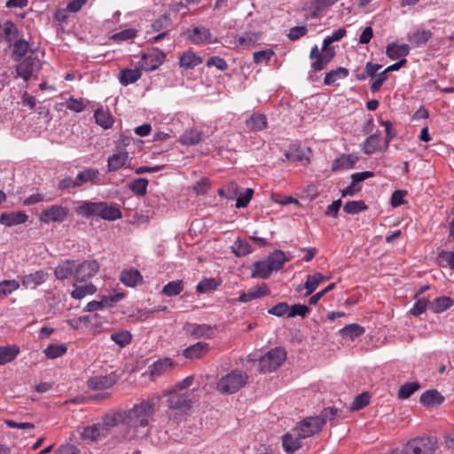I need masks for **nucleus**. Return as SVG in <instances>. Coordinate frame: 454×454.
<instances>
[{
    "label": "nucleus",
    "mask_w": 454,
    "mask_h": 454,
    "mask_svg": "<svg viewBox=\"0 0 454 454\" xmlns=\"http://www.w3.org/2000/svg\"><path fill=\"white\" fill-rule=\"evenodd\" d=\"M160 398L150 397L139 400L132 407L118 410L102 418L101 426L110 428L122 425L120 441L135 445L143 444L151 434V422L158 411Z\"/></svg>",
    "instance_id": "f257e3e1"
},
{
    "label": "nucleus",
    "mask_w": 454,
    "mask_h": 454,
    "mask_svg": "<svg viewBox=\"0 0 454 454\" xmlns=\"http://www.w3.org/2000/svg\"><path fill=\"white\" fill-rule=\"evenodd\" d=\"M347 34L344 27L338 28L333 33L325 37L323 41L321 50L317 45H314L309 52V59L311 62V70L318 72L325 68V67L333 59L336 51L331 44L334 42L341 40Z\"/></svg>",
    "instance_id": "f03ea898"
},
{
    "label": "nucleus",
    "mask_w": 454,
    "mask_h": 454,
    "mask_svg": "<svg viewBox=\"0 0 454 454\" xmlns=\"http://www.w3.org/2000/svg\"><path fill=\"white\" fill-rule=\"evenodd\" d=\"M289 261L290 258L283 251L276 249L264 259L252 264L251 276L254 278L266 279L273 271L280 270Z\"/></svg>",
    "instance_id": "7ed1b4c3"
},
{
    "label": "nucleus",
    "mask_w": 454,
    "mask_h": 454,
    "mask_svg": "<svg viewBox=\"0 0 454 454\" xmlns=\"http://www.w3.org/2000/svg\"><path fill=\"white\" fill-rule=\"evenodd\" d=\"M248 380L246 372L233 370L223 376L216 383V390L223 395H231L245 387Z\"/></svg>",
    "instance_id": "20e7f679"
},
{
    "label": "nucleus",
    "mask_w": 454,
    "mask_h": 454,
    "mask_svg": "<svg viewBox=\"0 0 454 454\" xmlns=\"http://www.w3.org/2000/svg\"><path fill=\"white\" fill-rule=\"evenodd\" d=\"M168 398V406L174 411L186 412L192 406L195 402V395L193 390H186L184 392H178L176 390H169L164 393Z\"/></svg>",
    "instance_id": "39448f33"
},
{
    "label": "nucleus",
    "mask_w": 454,
    "mask_h": 454,
    "mask_svg": "<svg viewBox=\"0 0 454 454\" xmlns=\"http://www.w3.org/2000/svg\"><path fill=\"white\" fill-rule=\"evenodd\" d=\"M286 353L282 348H275L268 351L259 359V370L270 372L278 368L286 360Z\"/></svg>",
    "instance_id": "423d86ee"
},
{
    "label": "nucleus",
    "mask_w": 454,
    "mask_h": 454,
    "mask_svg": "<svg viewBox=\"0 0 454 454\" xmlns=\"http://www.w3.org/2000/svg\"><path fill=\"white\" fill-rule=\"evenodd\" d=\"M297 434L303 439L314 436L323 429V420L317 416L307 417L294 427Z\"/></svg>",
    "instance_id": "0eeeda50"
},
{
    "label": "nucleus",
    "mask_w": 454,
    "mask_h": 454,
    "mask_svg": "<svg viewBox=\"0 0 454 454\" xmlns=\"http://www.w3.org/2000/svg\"><path fill=\"white\" fill-rule=\"evenodd\" d=\"M436 447V440L426 436L414 438L407 443V449L411 454H433Z\"/></svg>",
    "instance_id": "6e6552de"
},
{
    "label": "nucleus",
    "mask_w": 454,
    "mask_h": 454,
    "mask_svg": "<svg viewBox=\"0 0 454 454\" xmlns=\"http://www.w3.org/2000/svg\"><path fill=\"white\" fill-rule=\"evenodd\" d=\"M68 215V209L61 205H52L43 209L40 215L39 220L44 223H63L67 220Z\"/></svg>",
    "instance_id": "1a4fd4ad"
},
{
    "label": "nucleus",
    "mask_w": 454,
    "mask_h": 454,
    "mask_svg": "<svg viewBox=\"0 0 454 454\" xmlns=\"http://www.w3.org/2000/svg\"><path fill=\"white\" fill-rule=\"evenodd\" d=\"M166 56L163 51L153 49L146 53H143L139 60V67L145 71L157 69L164 61Z\"/></svg>",
    "instance_id": "9d476101"
},
{
    "label": "nucleus",
    "mask_w": 454,
    "mask_h": 454,
    "mask_svg": "<svg viewBox=\"0 0 454 454\" xmlns=\"http://www.w3.org/2000/svg\"><path fill=\"white\" fill-rule=\"evenodd\" d=\"M99 268L100 266L97 260H88L82 263H76L75 282H86L98 272Z\"/></svg>",
    "instance_id": "9b49d317"
},
{
    "label": "nucleus",
    "mask_w": 454,
    "mask_h": 454,
    "mask_svg": "<svg viewBox=\"0 0 454 454\" xmlns=\"http://www.w3.org/2000/svg\"><path fill=\"white\" fill-rule=\"evenodd\" d=\"M105 426H101L100 423H95L87 426L80 433V437L83 441L87 442H98L109 435V432L106 431Z\"/></svg>",
    "instance_id": "f8f14e48"
},
{
    "label": "nucleus",
    "mask_w": 454,
    "mask_h": 454,
    "mask_svg": "<svg viewBox=\"0 0 454 454\" xmlns=\"http://www.w3.org/2000/svg\"><path fill=\"white\" fill-rule=\"evenodd\" d=\"M39 67V59L36 57L28 56L18 64L16 72L18 76L21 77L25 82H27Z\"/></svg>",
    "instance_id": "ddd939ff"
},
{
    "label": "nucleus",
    "mask_w": 454,
    "mask_h": 454,
    "mask_svg": "<svg viewBox=\"0 0 454 454\" xmlns=\"http://www.w3.org/2000/svg\"><path fill=\"white\" fill-rule=\"evenodd\" d=\"M118 380L115 372L107 375L93 376L87 380V386L92 390H104L113 387Z\"/></svg>",
    "instance_id": "4468645a"
},
{
    "label": "nucleus",
    "mask_w": 454,
    "mask_h": 454,
    "mask_svg": "<svg viewBox=\"0 0 454 454\" xmlns=\"http://www.w3.org/2000/svg\"><path fill=\"white\" fill-rule=\"evenodd\" d=\"M184 331L190 336L199 338L210 339L214 335V328L206 324L199 325L195 323H186L184 325Z\"/></svg>",
    "instance_id": "2eb2a0df"
},
{
    "label": "nucleus",
    "mask_w": 454,
    "mask_h": 454,
    "mask_svg": "<svg viewBox=\"0 0 454 454\" xmlns=\"http://www.w3.org/2000/svg\"><path fill=\"white\" fill-rule=\"evenodd\" d=\"M48 278V273L43 270L24 275L21 278V284L26 289H35L43 284Z\"/></svg>",
    "instance_id": "dca6fc26"
},
{
    "label": "nucleus",
    "mask_w": 454,
    "mask_h": 454,
    "mask_svg": "<svg viewBox=\"0 0 454 454\" xmlns=\"http://www.w3.org/2000/svg\"><path fill=\"white\" fill-rule=\"evenodd\" d=\"M98 217L106 221H115L122 217V213L119 205L100 201Z\"/></svg>",
    "instance_id": "f3484780"
},
{
    "label": "nucleus",
    "mask_w": 454,
    "mask_h": 454,
    "mask_svg": "<svg viewBox=\"0 0 454 454\" xmlns=\"http://www.w3.org/2000/svg\"><path fill=\"white\" fill-rule=\"evenodd\" d=\"M188 37L198 45L215 43L210 30L205 27H193Z\"/></svg>",
    "instance_id": "a211bd4d"
},
{
    "label": "nucleus",
    "mask_w": 454,
    "mask_h": 454,
    "mask_svg": "<svg viewBox=\"0 0 454 454\" xmlns=\"http://www.w3.org/2000/svg\"><path fill=\"white\" fill-rule=\"evenodd\" d=\"M295 428L294 427L291 432L285 434L282 436V446L287 453H293L301 447V440Z\"/></svg>",
    "instance_id": "6ab92c4d"
},
{
    "label": "nucleus",
    "mask_w": 454,
    "mask_h": 454,
    "mask_svg": "<svg viewBox=\"0 0 454 454\" xmlns=\"http://www.w3.org/2000/svg\"><path fill=\"white\" fill-rule=\"evenodd\" d=\"M210 350L207 342H197L183 350V356L187 359H200L205 356Z\"/></svg>",
    "instance_id": "aec40b11"
},
{
    "label": "nucleus",
    "mask_w": 454,
    "mask_h": 454,
    "mask_svg": "<svg viewBox=\"0 0 454 454\" xmlns=\"http://www.w3.org/2000/svg\"><path fill=\"white\" fill-rule=\"evenodd\" d=\"M54 274L59 280H65L76 274V262L73 260H67L59 264L55 270Z\"/></svg>",
    "instance_id": "412c9836"
},
{
    "label": "nucleus",
    "mask_w": 454,
    "mask_h": 454,
    "mask_svg": "<svg viewBox=\"0 0 454 454\" xmlns=\"http://www.w3.org/2000/svg\"><path fill=\"white\" fill-rule=\"evenodd\" d=\"M99 202H93L90 200L81 201L79 206L75 208V213L85 218L98 217L99 211Z\"/></svg>",
    "instance_id": "4be33fe9"
},
{
    "label": "nucleus",
    "mask_w": 454,
    "mask_h": 454,
    "mask_svg": "<svg viewBox=\"0 0 454 454\" xmlns=\"http://www.w3.org/2000/svg\"><path fill=\"white\" fill-rule=\"evenodd\" d=\"M433 36L430 30L415 29L407 35L408 42L414 47H419L427 43Z\"/></svg>",
    "instance_id": "5701e85b"
},
{
    "label": "nucleus",
    "mask_w": 454,
    "mask_h": 454,
    "mask_svg": "<svg viewBox=\"0 0 454 454\" xmlns=\"http://www.w3.org/2000/svg\"><path fill=\"white\" fill-rule=\"evenodd\" d=\"M420 403L426 407H435L444 402V396L436 389L425 391L420 395Z\"/></svg>",
    "instance_id": "b1692460"
},
{
    "label": "nucleus",
    "mask_w": 454,
    "mask_h": 454,
    "mask_svg": "<svg viewBox=\"0 0 454 454\" xmlns=\"http://www.w3.org/2000/svg\"><path fill=\"white\" fill-rule=\"evenodd\" d=\"M129 160V153L125 151H119L107 160V168L109 172H115L124 167Z\"/></svg>",
    "instance_id": "393cba45"
},
{
    "label": "nucleus",
    "mask_w": 454,
    "mask_h": 454,
    "mask_svg": "<svg viewBox=\"0 0 454 454\" xmlns=\"http://www.w3.org/2000/svg\"><path fill=\"white\" fill-rule=\"evenodd\" d=\"M99 170L98 168H87L80 171L75 176L78 187H81L88 183L94 184L99 177Z\"/></svg>",
    "instance_id": "a878e982"
},
{
    "label": "nucleus",
    "mask_w": 454,
    "mask_h": 454,
    "mask_svg": "<svg viewBox=\"0 0 454 454\" xmlns=\"http://www.w3.org/2000/svg\"><path fill=\"white\" fill-rule=\"evenodd\" d=\"M121 282L129 287H134L143 282V277L136 269L124 270L120 276Z\"/></svg>",
    "instance_id": "bb28decb"
},
{
    "label": "nucleus",
    "mask_w": 454,
    "mask_h": 454,
    "mask_svg": "<svg viewBox=\"0 0 454 454\" xmlns=\"http://www.w3.org/2000/svg\"><path fill=\"white\" fill-rule=\"evenodd\" d=\"M174 367V362L170 358H162L155 361L149 368L152 377L156 378L169 372Z\"/></svg>",
    "instance_id": "cd10ccee"
},
{
    "label": "nucleus",
    "mask_w": 454,
    "mask_h": 454,
    "mask_svg": "<svg viewBox=\"0 0 454 454\" xmlns=\"http://www.w3.org/2000/svg\"><path fill=\"white\" fill-rule=\"evenodd\" d=\"M328 278H329L328 277H325L320 272H317L313 275H308L306 282L304 283V286L302 287L299 286L297 288V291L300 292L302 288H304L307 290L305 295L309 296L317 288V286L320 285V283L327 280Z\"/></svg>",
    "instance_id": "c85d7f7f"
},
{
    "label": "nucleus",
    "mask_w": 454,
    "mask_h": 454,
    "mask_svg": "<svg viewBox=\"0 0 454 454\" xmlns=\"http://www.w3.org/2000/svg\"><path fill=\"white\" fill-rule=\"evenodd\" d=\"M28 216L24 212L3 213L0 215V223L6 226H14L27 222Z\"/></svg>",
    "instance_id": "c756f323"
},
{
    "label": "nucleus",
    "mask_w": 454,
    "mask_h": 454,
    "mask_svg": "<svg viewBox=\"0 0 454 454\" xmlns=\"http://www.w3.org/2000/svg\"><path fill=\"white\" fill-rule=\"evenodd\" d=\"M140 69L139 67L135 69L124 68L121 70L118 74L120 83L123 86H128L138 81L142 75Z\"/></svg>",
    "instance_id": "7c9ffc66"
},
{
    "label": "nucleus",
    "mask_w": 454,
    "mask_h": 454,
    "mask_svg": "<svg viewBox=\"0 0 454 454\" xmlns=\"http://www.w3.org/2000/svg\"><path fill=\"white\" fill-rule=\"evenodd\" d=\"M410 46L406 43H389L386 48V54L391 59H397L407 56L410 53Z\"/></svg>",
    "instance_id": "2f4dec72"
},
{
    "label": "nucleus",
    "mask_w": 454,
    "mask_h": 454,
    "mask_svg": "<svg viewBox=\"0 0 454 454\" xmlns=\"http://www.w3.org/2000/svg\"><path fill=\"white\" fill-rule=\"evenodd\" d=\"M267 124V118L262 114H254L246 121L248 131H261L266 129Z\"/></svg>",
    "instance_id": "473e14b6"
},
{
    "label": "nucleus",
    "mask_w": 454,
    "mask_h": 454,
    "mask_svg": "<svg viewBox=\"0 0 454 454\" xmlns=\"http://www.w3.org/2000/svg\"><path fill=\"white\" fill-rule=\"evenodd\" d=\"M358 161V157L355 154H341L333 162V169H348L354 167Z\"/></svg>",
    "instance_id": "72a5a7b5"
},
{
    "label": "nucleus",
    "mask_w": 454,
    "mask_h": 454,
    "mask_svg": "<svg viewBox=\"0 0 454 454\" xmlns=\"http://www.w3.org/2000/svg\"><path fill=\"white\" fill-rule=\"evenodd\" d=\"M203 134L195 129H186L179 137L178 141L184 145H194L202 140Z\"/></svg>",
    "instance_id": "f704fd0d"
},
{
    "label": "nucleus",
    "mask_w": 454,
    "mask_h": 454,
    "mask_svg": "<svg viewBox=\"0 0 454 454\" xmlns=\"http://www.w3.org/2000/svg\"><path fill=\"white\" fill-rule=\"evenodd\" d=\"M201 62V58L190 51H184L179 58V65L184 69H192Z\"/></svg>",
    "instance_id": "c9c22d12"
},
{
    "label": "nucleus",
    "mask_w": 454,
    "mask_h": 454,
    "mask_svg": "<svg viewBox=\"0 0 454 454\" xmlns=\"http://www.w3.org/2000/svg\"><path fill=\"white\" fill-rule=\"evenodd\" d=\"M348 74V70L345 67H340L335 69H332L325 74L324 83L325 85H335L337 81L347 78Z\"/></svg>",
    "instance_id": "e433bc0d"
},
{
    "label": "nucleus",
    "mask_w": 454,
    "mask_h": 454,
    "mask_svg": "<svg viewBox=\"0 0 454 454\" xmlns=\"http://www.w3.org/2000/svg\"><path fill=\"white\" fill-rule=\"evenodd\" d=\"M362 150L366 154H372L381 150L380 134H373L368 137L361 145Z\"/></svg>",
    "instance_id": "4c0bfd02"
},
{
    "label": "nucleus",
    "mask_w": 454,
    "mask_h": 454,
    "mask_svg": "<svg viewBox=\"0 0 454 454\" xmlns=\"http://www.w3.org/2000/svg\"><path fill=\"white\" fill-rule=\"evenodd\" d=\"M83 283V285L80 286H77L75 283L74 284V289L71 293L72 298L81 300L86 295H91L97 292V287L93 284Z\"/></svg>",
    "instance_id": "58836bf2"
},
{
    "label": "nucleus",
    "mask_w": 454,
    "mask_h": 454,
    "mask_svg": "<svg viewBox=\"0 0 454 454\" xmlns=\"http://www.w3.org/2000/svg\"><path fill=\"white\" fill-rule=\"evenodd\" d=\"M454 305V300L449 296H441L434 299L430 304V310L434 313H442Z\"/></svg>",
    "instance_id": "ea45409f"
},
{
    "label": "nucleus",
    "mask_w": 454,
    "mask_h": 454,
    "mask_svg": "<svg viewBox=\"0 0 454 454\" xmlns=\"http://www.w3.org/2000/svg\"><path fill=\"white\" fill-rule=\"evenodd\" d=\"M19 353L20 348L16 345L0 347V365L13 361Z\"/></svg>",
    "instance_id": "a19ab883"
},
{
    "label": "nucleus",
    "mask_w": 454,
    "mask_h": 454,
    "mask_svg": "<svg viewBox=\"0 0 454 454\" xmlns=\"http://www.w3.org/2000/svg\"><path fill=\"white\" fill-rule=\"evenodd\" d=\"M365 330L358 324H350L340 329V333L345 339L354 340L362 336Z\"/></svg>",
    "instance_id": "79ce46f5"
},
{
    "label": "nucleus",
    "mask_w": 454,
    "mask_h": 454,
    "mask_svg": "<svg viewBox=\"0 0 454 454\" xmlns=\"http://www.w3.org/2000/svg\"><path fill=\"white\" fill-rule=\"evenodd\" d=\"M148 180L146 178H137L129 184V189L137 196L143 197L147 193Z\"/></svg>",
    "instance_id": "37998d69"
},
{
    "label": "nucleus",
    "mask_w": 454,
    "mask_h": 454,
    "mask_svg": "<svg viewBox=\"0 0 454 454\" xmlns=\"http://www.w3.org/2000/svg\"><path fill=\"white\" fill-rule=\"evenodd\" d=\"M20 287V284L16 279H5L0 282V298H4Z\"/></svg>",
    "instance_id": "c03bdc74"
},
{
    "label": "nucleus",
    "mask_w": 454,
    "mask_h": 454,
    "mask_svg": "<svg viewBox=\"0 0 454 454\" xmlns=\"http://www.w3.org/2000/svg\"><path fill=\"white\" fill-rule=\"evenodd\" d=\"M67 351V348L64 343L50 344L44 349L45 356L49 359H55L64 356Z\"/></svg>",
    "instance_id": "a18cd8bd"
},
{
    "label": "nucleus",
    "mask_w": 454,
    "mask_h": 454,
    "mask_svg": "<svg viewBox=\"0 0 454 454\" xmlns=\"http://www.w3.org/2000/svg\"><path fill=\"white\" fill-rule=\"evenodd\" d=\"M97 124L104 129H109L113 126L114 120L109 112L103 109H97L94 113Z\"/></svg>",
    "instance_id": "49530a36"
},
{
    "label": "nucleus",
    "mask_w": 454,
    "mask_h": 454,
    "mask_svg": "<svg viewBox=\"0 0 454 454\" xmlns=\"http://www.w3.org/2000/svg\"><path fill=\"white\" fill-rule=\"evenodd\" d=\"M419 387L420 385L419 382H407L400 387L397 394L398 398L402 400L407 399L419 390Z\"/></svg>",
    "instance_id": "de8ad7c7"
},
{
    "label": "nucleus",
    "mask_w": 454,
    "mask_h": 454,
    "mask_svg": "<svg viewBox=\"0 0 454 454\" xmlns=\"http://www.w3.org/2000/svg\"><path fill=\"white\" fill-rule=\"evenodd\" d=\"M110 339L121 348H123L131 342L132 335L129 331L123 330L112 333Z\"/></svg>",
    "instance_id": "09e8293b"
},
{
    "label": "nucleus",
    "mask_w": 454,
    "mask_h": 454,
    "mask_svg": "<svg viewBox=\"0 0 454 454\" xmlns=\"http://www.w3.org/2000/svg\"><path fill=\"white\" fill-rule=\"evenodd\" d=\"M184 289V283L182 280L171 281L164 286L161 293L166 296H175L179 294Z\"/></svg>",
    "instance_id": "8fccbe9b"
},
{
    "label": "nucleus",
    "mask_w": 454,
    "mask_h": 454,
    "mask_svg": "<svg viewBox=\"0 0 454 454\" xmlns=\"http://www.w3.org/2000/svg\"><path fill=\"white\" fill-rule=\"evenodd\" d=\"M437 262L439 266L454 269V252L451 251H442L437 256Z\"/></svg>",
    "instance_id": "3c124183"
},
{
    "label": "nucleus",
    "mask_w": 454,
    "mask_h": 454,
    "mask_svg": "<svg viewBox=\"0 0 454 454\" xmlns=\"http://www.w3.org/2000/svg\"><path fill=\"white\" fill-rule=\"evenodd\" d=\"M367 208L368 207L363 200H352L345 204L343 210L347 214L356 215L365 211Z\"/></svg>",
    "instance_id": "603ef678"
},
{
    "label": "nucleus",
    "mask_w": 454,
    "mask_h": 454,
    "mask_svg": "<svg viewBox=\"0 0 454 454\" xmlns=\"http://www.w3.org/2000/svg\"><path fill=\"white\" fill-rule=\"evenodd\" d=\"M232 251L237 256H245L252 253V247L247 241L237 239L232 246Z\"/></svg>",
    "instance_id": "864d4df0"
},
{
    "label": "nucleus",
    "mask_w": 454,
    "mask_h": 454,
    "mask_svg": "<svg viewBox=\"0 0 454 454\" xmlns=\"http://www.w3.org/2000/svg\"><path fill=\"white\" fill-rule=\"evenodd\" d=\"M218 194L227 200H233L239 194V186L236 183L231 182L225 187H222L218 190Z\"/></svg>",
    "instance_id": "5fc2aeb1"
},
{
    "label": "nucleus",
    "mask_w": 454,
    "mask_h": 454,
    "mask_svg": "<svg viewBox=\"0 0 454 454\" xmlns=\"http://www.w3.org/2000/svg\"><path fill=\"white\" fill-rule=\"evenodd\" d=\"M28 50L29 44L26 40H17L13 44V55L15 56V60H19L24 57Z\"/></svg>",
    "instance_id": "6e6d98bb"
},
{
    "label": "nucleus",
    "mask_w": 454,
    "mask_h": 454,
    "mask_svg": "<svg viewBox=\"0 0 454 454\" xmlns=\"http://www.w3.org/2000/svg\"><path fill=\"white\" fill-rule=\"evenodd\" d=\"M260 38L261 35L259 33H246L239 36L236 41L240 46L249 47L254 45Z\"/></svg>",
    "instance_id": "4d7b16f0"
},
{
    "label": "nucleus",
    "mask_w": 454,
    "mask_h": 454,
    "mask_svg": "<svg viewBox=\"0 0 454 454\" xmlns=\"http://www.w3.org/2000/svg\"><path fill=\"white\" fill-rule=\"evenodd\" d=\"M430 304L428 299L427 298H420L418 299V301L414 303L413 308L411 309V314L418 317L423 314L427 309H430Z\"/></svg>",
    "instance_id": "13d9d810"
},
{
    "label": "nucleus",
    "mask_w": 454,
    "mask_h": 454,
    "mask_svg": "<svg viewBox=\"0 0 454 454\" xmlns=\"http://www.w3.org/2000/svg\"><path fill=\"white\" fill-rule=\"evenodd\" d=\"M124 298H125V293L116 292L113 294L105 295L101 299L103 301V306L105 308H111V307H114L120 301L123 300Z\"/></svg>",
    "instance_id": "bf43d9fd"
},
{
    "label": "nucleus",
    "mask_w": 454,
    "mask_h": 454,
    "mask_svg": "<svg viewBox=\"0 0 454 454\" xmlns=\"http://www.w3.org/2000/svg\"><path fill=\"white\" fill-rule=\"evenodd\" d=\"M369 402L370 395H368V393H362L355 397L350 408L352 411H359L367 406L369 404Z\"/></svg>",
    "instance_id": "052dcab7"
},
{
    "label": "nucleus",
    "mask_w": 454,
    "mask_h": 454,
    "mask_svg": "<svg viewBox=\"0 0 454 454\" xmlns=\"http://www.w3.org/2000/svg\"><path fill=\"white\" fill-rule=\"evenodd\" d=\"M380 125L385 127L386 129V140L383 146V152H386L388 149L390 141L395 137V132L393 129V125L390 121H380Z\"/></svg>",
    "instance_id": "680f3d73"
},
{
    "label": "nucleus",
    "mask_w": 454,
    "mask_h": 454,
    "mask_svg": "<svg viewBox=\"0 0 454 454\" xmlns=\"http://www.w3.org/2000/svg\"><path fill=\"white\" fill-rule=\"evenodd\" d=\"M65 106L67 109L75 113H80L83 111L86 107V104L82 98H68L66 101Z\"/></svg>",
    "instance_id": "e2e57ef3"
},
{
    "label": "nucleus",
    "mask_w": 454,
    "mask_h": 454,
    "mask_svg": "<svg viewBox=\"0 0 454 454\" xmlns=\"http://www.w3.org/2000/svg\"><path fill=\"white\" fill-rule=\"evenodd\" d=\"M218 286L217 282L214 278H205L201 280L196 286V291L200 294L215 290Z\"/></svg>",
    "instance_id": "0e129e2a"
},
{
    "label": "nucleus",
    "mask_w": 454,
    "mask_h": 454,
    "mask_svg": "<svg viewBox=\"0 0 454 454\" xmlns=\"http://www.w3.org/2000/svg\"><path fill=\"white\" fill-rule=\"evenodd\" d=\"M254 194V191L251 188H247L244 193L238 194L237 201H236V207L241 208L246 207L248 203L250 202L252 197Z\"/></svg>",
    "instance_id": "69168bd1"
},
{
    "label": "nucleus",
    "mask_w": 454,
    "mask_h": 454,
    "mask_svg": "<svg viewBox=\"0 0 454 454\" xmlns=\"http://www.w3.org/2000/svg\"><path fill=\"white\" fill-rule=\"evenodd\" d=\"M340 413V410L334 407H328L325 408L317 418L322 419L323 420V427L326 423V421H332Z\"/></svg>",
    "instance_id": "338daca9"
},
{
    "label": "nucleus",
    "mask_w": 454,
    "mask_h": 454,
    "mask_svg": "<svg viewBox=\"0 0 454 454\" xmlns=\"http://www.w3.org/2000/svg\"><path fill=\"white\" fill-rule=\"evenodd\" d=\"M310 311V309L302 304H294L291 307H289V312H288V317H294L296 316H301L302 317H305L307 314H309Z\"/></svg>",
    "instance_id": "774afa93"
}]
</instances>
